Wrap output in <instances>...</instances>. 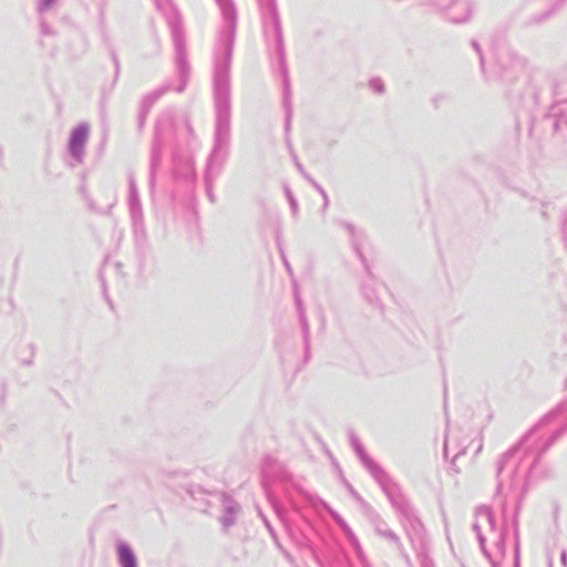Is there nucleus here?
<instances>
[{
	"label": "nucleus",
	"mask_w": 567,
	"mask_h": 567,
	"mask_svg": "<svg viewBox=\"0 0 567 567\" xmlns=\"http://www.w3.org/2000/svg\"><path fill=\"white\" fill-rule=\"evenodd\" d=\"M87 137V130L84 126L76 127L71 136L70 147L74 154H78L84 145Z\"/></svg>",
	"instance_id": "1"
},
{
	"label": "nucleus",
	"mask_w": 567,
	"mask_h": 567,
	"mask_svg": "<svg viewBox=\"0 0 567 567\" xmlns=\"http://www.w3.org/2000/svg\"><path fill=\"white\" fill-rule=\"evenodd\" d=\"M118 554L123 567H135V558L126 546H120Z\"/></svg>",
	"instance_id": "2"
}]
</instances>
